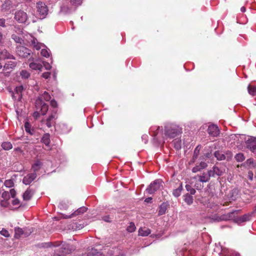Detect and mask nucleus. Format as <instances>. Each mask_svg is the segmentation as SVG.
<instances>
[{
  "mask_svg": "<svg viewBox=\"0 0 256 256\" xmlns=\"http://www.w3.org/2000/svg\"><path fill=\"white\" fill-rule=\"evenodd\" d=\"M12 2L10 0H6L2 5V9L4 11H7L12 8Z\"/></svg>",
  "mask_w": 256,
  "mask_h": 256,
  "instance_id": "nucleus-22",
  "label": "nucleus"
},
{
  "mask_svg": "<svg viewBox=\"0 0 256 256\" xmlns=\"http://www.w3.org/2000/svg\"><path fill=\"white\" fill-rule=\"evenodd\" d=\"M6 53H7L6 52ZM6 58H8V59H15L14 57V56L8 53L6 54Z\"/></svg>",
  "mask_w": 256,
  "mask_h": 256,
  "instance_id": "nucleus-61",
  "label": "nucleus"
},
{
  "mask_svg": "<svg viewBox=\"0 0 256 256\" xmlns=\"http://www.w3.org/2000/svg\"><path fill=\"white\" fill-rule=\"evenodd\" d=\"M136 227L134 222H130V225L127 228V230L130 232H132L135 231Z\"/></svg>",
  "mask_w": 256,
  "mask_h": 256,
  "instance_id": "nucleus-39",
  "label": "nucleus"
},
{
  "mask_svg": "<svg viewBox=\"0 0 256 256\" xmlns=\"http://www.w3.org/2000/svg\"><path fill=\"white\" fill-rule=\"evenodd\" d=\"M34 192L32 189L28 188L22 195L23 199L24 200H29L32 198Z\"/></svg>",
  "mask_w": 256,
  "mask_h": 256,
  "instance_id": "nucleus-17",
  "label": "nucleus"
},
{
  "mask_svg": "<svg viewBox=\"0 0 256 256\" xmlns=\"http://www.w3.org/2000/svg\"><path fill=\"white\" fill-rule=\"evenodd\" d=\"M16 64L17 63L16 62L8 61L5 64L4 66V68L6 70L13 69L16 67Z\"/></svg>",
  "mask_w": 256,
  "mask_h": 256,
  "instance_id": "nucleus-25",
  "label": "nucleus"
},
{
  "mask_svg": "<svg viewBox=\"0 0 256 256\" xmlns=\"http://www.w3.org/2000/svg\"><path fill=\"white\" fill-rule=\"evenodd\" d=\"M167 209V205L166 203H162L159 207L158 214L163 215L166 213Z\"/></svg>",
  "mask_w": 256,
  "mask_h": 256,
  "instance_id": "nucleus-30",
  "label": "nucleus"
},
{
  "mask_svg": "<svg viewBox=\"0 0 256 256\" xmlns=\"http://www.w3.org/2000/svg\"><path fill=\"white\" fill-rule=\"evenodd\" d=\"M234 158L238 162H242L244 161L245 159L244 155L242 153L237 154L235 156Z\"/></svg>",
  "mask_w": 256,
  "mask_h": 256,
  "instance_id": "nucleus-36",
  "label": "nucleus"
},
{
  "mask_svg": "<svg viewBox=\"0 0 256 256\" xmlns=\"http://www.w3.org/2000/svg\"><path fill=\"white\" fill-rule=\"evenodd\" d=\"M24 230L20 228H15L14 237L16 238H19L21 236H24Z\"/></svg>",
  "mask_w": 256,
  "mask_h": 256,
  "instance_id": "nucleus-27",
  "label": "nucleus"
},
{
  "mask_svg": "<svg viewBox=\"0 0 256 256\" xmlns=\"http://www.w3.org/2000/svg\"><path fill=\"white\" fill-rule=\"evenodd\" d=\"M212 150H210V151L208 152H207L204 153V156L205 158H210L212 156Z\"/></svg>",
  "mask_w": 256,
  "mask_h": 256,
  "instance_id": "nucleus-49",
  "label": "nucleus"
},
{
  "mask_svg": "<svg viewBox=\"0 0 256 256\" xmlns=\"http://www.w3.org/2000/svg\"><path fill=\"white\" fill-rule=\"evenodd\" d=\"M64 218H74V216H72V214L70 215H65L64 216Z\"/></svg>",
  "mask_w": 256,
  "mask_h": 256,
  "instance_id": "nucleus-64",
  "label": "nucleus"
},
{
  "mask_svg": "<svg viewBox=\"0 0 256 256\" xmlns=\"http://www.w3.org/2000/svg\"><path fill=\"white\" fill-rule=\"evenodd\" d=\"M43 64H44V66L45 68L47 70H50L52 68V66H50V65L49 64L48 62H44L43 63Z\"/></svg>",
  "mask_w": 256,
  "mask_h": 256,
  "instance_id": "nucleus-55",
  "label": "nucleus"
},
{
  "mask_svg": "<svg viewBox=\"0 0 256 256\" xmlns=\"http://www.w3.org/2000/svg\"><path fill=\"white\" fill-rule=\"evenodd\" d=\"M12 38L16 42L19 44H22L23 40L20 36H18L16 34H12Z\"/></svg>",
  "mask_w": 256,
  "mask_h": 256,
  "instance_id": "nucleus-40",
  "label": "nucleus"
},
{
  "mask_svg": "<svg viewBox=\"0 0 256 256\" xmlns=\"http://www.w3.org/2000/svg\"><path fill=\"white\" fill-rule=\"evenodd\" d=\"M36 176L35 172L29 174L24 178L22 182L26 185L29 184L36 178Z\"/></svg>",
  "mask_w": 256,
  "mask_h": 256,
  "instance_id": "nucleus-12",
  "label": "nucleus"
},
{
  "mask_svg": "<svg viewBox=\"0 0 256 256\" xmlns=\"http://www.w3.org/2000/svg\"><path fill=\"white\" fill-rule=\"evenodd\" d=\"M45 246L56 248L51 256H64L71 253L76 248L74 246L61 241L46 242L45 244Z\"/></svg>",
  "mask_w": 256,
  "mask_h": 256,
  "instance_id": "nucleus-1",
  "label": "nucleus"
},
{
  "mask_svg": "<svg viewBox=\"0 0 256 256\" xmlns=\"http://www.w3.org/2000/svg\"><path fill=\"white\" fill-rule=\"evenodd\" d=\"M41 54L46 57V58H48L50 56V52H48V51L46 49V48H42L41 50Z\"/></svg>",
  "mask_w": 256,
  "mask_h": 256,
  "instance_id": "nucleus-43",
  "label": "nucleus"
},
{
  "mask_svg": "<svg viewBox=\"0 0 256 256\" xmlns=\"http://www.w3.org/2000/svg\"><path fill=\"white\" fill-rule=\"evenodd\" d=\"M182 130L174 124H167L165 126V135L170 138H174L181 134Z\"/></svg>",
  "mask_w": 256,
  "mask_h": 256,
  "instance_id": "nucleus-2",
  "label": "nucleus"
},
{
  "mask_svg": "<svg viewBox=\"0 0 256 256\" xmlns=\"http://www.w3.org/2000/svg\"><path fill=\"white\" fill-rule=\"evenodd\" d=\"M41 142L46 146H49L50 143V134L48 133L44 134L42 138Z\"/></svg>",
  "mask_w": 256,
  "mask_h": 256,
  "instance_id": "nucleus-23",
  "label": "nucleus"
},
{
  "mask_svg": "<svg viewBox=\"0 0 256 256\" xmlns=\"http://www.w3.org/2000/svg\"><path fill=\"white\" fill-rule=\"evenodd\" d=\"M24 128H25V130L26 132H30V130L31 129V128H30V124L29 122H26L24 124Z\"/></svg>",
  "mask_w": 256,
  "mask_h": 256,
  "instance_id": "nucleus-48",
  "label": "nucleus"
},
{
  "mask_svg": "<svg viewBox=\"0 0 256 256\" xmlns=\"http://www.w3.org/2000/svg\"><path fill=\"white\" fill-rule=\"evenodd\" d=\"M42 166V162L40 160H37L35 161L34 163L32 166V169L36 173V172L38 171Z\"/></svg>",
  "mask_w": 256,
  "mask_h": 256,
  "instance_id": "nucleus-19",
  "label": "nucleus"
},
{
  "mask_svg": "<svg viewBox=\"0 0 256 256\" xmlns=\"http://www.w3.org/2000/svg\"><path fill=\"white\" fill-rule=\"evenodd\" d=\"M4 185L8 188H11L14 185V182L12 180H6L4 182Z\"/></svg>",
  "mask_w": 256,
  "mask_h": 256,
  "instance_id": "nucleus-44",
  "label": "nucleus"
},
{
  "mask_svg": "<svg viewBox=\"0 0 256 256\" xmlns=\"http://www.w3.org/2000/svg\"><path fill=\"white\" fill-rule=\"evenodd\" d=\"M20 75L22 78L27 79L30 76V73L26 70H22L20 72Z\"/></svg>",
  "mask_w": 256,
  "mask_h": 256,
  "instance_id": "nucleus-37",
  "label": "nucleus"
},
{
  "mask_svg": "<svg viewBox=\"0 0 256 256\" xmlns=\"http://www.w3.org/2000/svg\"><path fill=\"white\" fill-rule=\"evenodd\" d=\"M252 214H245L242 216L238 217L236 218V222L237 223H242L245 222L249 221L250 220Z\"/></svg>",
  "mask_w": 256,
  "mask_h": 256,
  "instance_id": "nucleus-16",
  "label": "nucleus"
},
{
  "mask_svg": "<svg viewBox=\"0 0 256 256\" xmlns=\"http://www.w3.org/2000/svg\"><path fill=\"white\" fill-rule=\"evenodd\" d=\"M182 190V184H181L180 186L176 189L174 190L172 192L173 195L175 197H178L181 194Z\"/></svg>",
  "mask_w": 256,
  "mask_h": 256,
  "instance_id": "nucleus-33",
  "label": "nucleus"
},
{
  "mask_svg": "<svg viewBox=\"0 0 256 256\" xmlns=\"http://www.w3.org/2000/svg\"><path fill=\"white\" fill-rule=\"evenodd\" d=\"M208 166L207 162L202 161L198 164L196 165L192 168V172L194 173H196L198 172H200L202 170L205 169Z\"/></svg>",
  "mask_w": 256,
  "mask_h": 256,
  "instance_id": "nucleus-14",
  "label": "nucleus"
},
{
  "mask_svg": "<svg viewBox=\"0 0 256 256\" xmlns=\"http://www.w3.org/2000/svg\"><path fill=\"white\" fill-rule=\"evenodd\" d=\"M16 54L22 58H28L31 54V50L24 46H19L16 48Z\"/></svg>",
  "mask_w": 256,
  "mask_h": 256,
  "instance_id": "nucleus-5",
  "label": "nucleus"
},
{
  "mask_svg": "<svg viewBox=\"0 0 256 256\" xmlns=\"http://www.w3.org/2000/svg\"><path fill=\"white\" fill-rule=\"evenodd\" d=\"M50 74L49 72H46L42 74V76L45 79H48V78H50Z\"/></svg>",
  "mask_w": 256,
  "mask_h": 256,
  "instance_id": "nucleus-57",
  "label": "nucleus"
},
{
  "mask_svg": "<svg viewBox=\"0 0 256 256\" xmlns=\"http://www.w3.org/2000/svg\"><path fill=\"white\" fill-rule=\"evenodd\" d=\"M30 68L32 70H42V66L38 63L32 62L29 64Z\"/></svg>",
  "mask_w": 256,
  "mask_h": 256,
  "instance_id": "nucleus-26",
  "label": "nucleus"
},
{
  "mask_svg": "<svg viewBox=\"0 0 256 256\" xmlns=\"http://www.w3.org/2000/svg\"><path fill=\"white\" fill-rule=\"evenodd\" d=\"M2 197L4 200H8L10 198V193L7 192H4L2 194Z\"/></svg>",
  "mask_w": 256,
  "mask_h": 256,
  "instance_id": "nucleus-47",
  "label": "nucleus"
},
{
  "mask_svg": "<svg viewBox=\"0 0 256 256\" xmlns=\"http://www.w3.org/2000/svg\"><path fill=\"white\" fill-rule=\"evenodd\" d=\"M72 10V8L69 7L67 4H64L60 8V12L64 14L70 12Z\"/></svg>",
  "mask_w": 256,
  "mask_h": 256,
  "instance_id": "nucleus-28",
  "label": "nucleus"
},
{
  "mask_svg": "<svg viewBox=\"0 0 256 256\" xmlns=\"http://www.w3.org/2000/svg\"><path fill=\"white\" fill-rule=\"evenodd\" d=\"M184 200L188 205H190L193 202V198L190 194H187L184 196Z\"/></svg>",
  "mask_w": 256,
  "mask_h": 256,
  "instance_id": "nucleus-31",
  "label": "nucleus"
},
{
  "mask_svg": "<svg viewBox=\"0 0 256 256\" xmlns=\"http://www.w3.org/2000/svg\"><path fill=\"white\" fill-rule=\"evenodd\" d=\"M35 105L37 110L40 109L42 115H45L46 114L48 109V106L44 102H41L40 99H36Z\"/></svg>",
  "mask_w": 256,
  "mask_h": 256,
  "instance_id": "nucleus-8",
  "label": "nucleus"
},
{
  "mask_svg": "<svg viewBox=\"0 0 256 256\" xmlns=\"http://www.w3.org/2000/svg\"><path fill=\"white\" fill-rule=\"evenodd\" d=\"M50 98L51 96L49 94L46 92H44V93L40 96H39L37 99H40L41 102H44V100L46 101H49Z\"/></svg>",
  "mask_w": 256,
  "mask_h": 256,
  "instance_id": "nucleus-29",
  "label": "nucleus"
},
{
  "mask_svg": "<svg viewBox=\"0 0 256 256\" xmlns=\"http://www.w3.org/2000/svg\"><path fill=\"white\" fill-rule=\"evenodd\" d=\"M38 42V40L36 38H33L31 40V44L34 48V46H36Z\"/></svg>",
  "mask_w": 256,
  "mask_h": 256,
  "instance_id": "nucleus-53",
  "label": "nucleus"
},
{
  "mask_svg": "<svg viewBox=\"0 0 256 256\" xmlns=\"http://www.w3.org/2000/svg\"><path fill=\"white\" fill-rule=\"evenodd\" d=\"M253 176H254L253 172L252 171H250V170L248 171V178L250 180H253Z\"/></svg>",
  "mask_w": 256,
  "mask_h": 256,
  "instance_id": "nucleus-56",
  "label": "nucleus"
},
{
  "mask_svg": "<svg viewBox=\"0 0 256 256\" xmlns=\"http://www.w3.org/2000/svg\"><path fill=\"white\" fill-rule=\"evenodd\" d=\"M14 19L19 23H24L28 18V16L26 12L22 10H18L14 14Z\"/></svg>",
  "mask_w": 256,
  "mask_h": 256,
  "instance_id": "nucleus-7",
  "label": "nucleus"
},
{
  "mask_svg": "<svg viewBox=\"0 0 256 256\" xmlns=\"http://www.w3.org/2000/svg\"><path fill=\"white\" fill-rule=\"evenodd\" d=\"M210 177L214 178L216 176H220L225 173V168L224 167H218L214 166L212 169L208 170Z\"/></svg>",
  "mask_w": 256,
  "mask_h": 256,
  "instance_id": "nucleus-6",
  "label": "nucleus"
},
{
  "mask_svg": "<svg viewBox=\"0 0 256 256\" xmlns=\"http://www.w3.org/2000/svg\"><path fill=\"white\" fill-rule=\"evenodd\" d=\"M181 140L179 139H175L172 141L174 146L176 150H180L181 148Z\"/></svg>",
  "mask_w": 256,
  "mask_h": 256,
  "instance_id": "nucleus-32",
  "label": "nucleus"
},
{
  "mask_svg": "<svg viewBox=\"0 0 256 256\" xmlns=\"http://www.w3.org/2000/svg\"><path fill=\"white\" fill-rule=\"evenodd\" d=\"M242 165L248 168H252L255 167V164L254 162V160L252 158H249Z\"/></svg>",
  "mask_w": 256,
  "mask_h": 256,
  "instance_id": "nucleus-24",
  "label": "nucleus"
},
{
  "mask_svg": "<svg viewBox=\"0 0 256 256\" xmlns=\"http://www.w3.org/2000/svg\"><path fill=\"white\" fill-rule=\"evenodd\" d=\"M201 149V146L198 145V146L194 149V154L192 156V160H191V162H194L198 158V155L200 154V152Z\"/></svg>",
  "mask_w": 256,
  "mask_h": 256,
  "instance_id": "nucleus-20",
  "label": "nucleus"
},
{
  "mask_svg": "<svg viewBox=\"0 0 256 256\" xmlns=\"http://www.w3.org/2000/svg\"><path fill=\"white\" fill-rule=\"evenodd\" d=\"M0 26L6 28V20L4 18H0Z\"/></svg>",
  "mask_w": 256,
  "mask_h": 256,
  "instance_id": "nucleus-50",
  "label": "nucleus"
},
{
  "mask_svg": "<svg viewBox=\"0 0 256 256\" xmlns=\"http://www.w3.org/2000/svg\"><path fill=\"white\" fill-rule=\"evenodd\" d=\"M12 198H14L16 194V192L14 189H11L10 192Z\"/></svg>",
  "mask_w": 256,
  "mask_h": 256,
  "instance_id": "nucleus-60",
  "label": "nucleus"
},
{
  "mask_svg": "<svg viewBox=\"0 0 256 256\" xmlns=\"http://www.w3.org/2000/svg\"><path fill=\"white\" fill-rule=\"evenodd\" d=\"M102 220L106 222H110L111 218H110L109 216H106L102 218Z\"/></svg>",
  "mask_w": 256,
  "mask_h": 256,
  "instance_id": "nucleus-58",
  "label": "nucleus"
},
{
  "mask_svg": "<svg viewBox=\"0 0 256 256\" xmlns=\"http://www.w3.org/2000/svg\"><path fill=\"white\" fill-rule=\"evenodd\" d=\"M87 210V208L85 206H82L78 208L77 210H75L73 213H72V216H74V217H75L81 215L85 212Z\"/></svg>",
  "mask_w": 256,
  "mask_h": 256,
  "instance_id": "nucleus-21",
  "label": "nucleus"
},
{
  "mask_svg": "<svg viewBox=\"0 0 256 256\" xmlns=\"http://www.w3.org/2000/svg\"><path fill=\"white\" fill-rule=\"evenodd\" d=\"M186 188L187 191L189 192L190 194H194L196 193V190L194 188H193L190 185L186 184Z\"/></svg>",
  "mask_w": 256,
  "mask_h": 256,
  "instance_id": "nucleus-42",
  "label": "nucleus"
},
{
  "mask_svg": "<svg viewBox=\"0 0 256 256\" xmlns=\"http://www.w3.org/2000/svg\"><path fill=\"white\" fill-rule=\"evenodd\" d=\"M230 256H240V254L236 252H232L230 254Z\"/></svg>",
  "mask_w": 256,
  "mask_h": 256,
  "instance_id": "nucleus-63",
  "label": "nucleus"
},
{
  "mask_svg": "<svg viewBox=\"0 0 256 256\" xmlns=\"http://www.w3.org/2000/svg\"><path fill=\"white\" fill-rule=\"evenodd\" d=\"M24 238L28 236L32 232L31 229H28L27 228H24Z\"/></svg>",
  "mask_w": 256,
  "mask_h": 256,
  "instance_id": "nucleus-46",
  "label": "nucleus"
},
{
  "mask_svg": "<svg viewBox=\"0 0 256 256\" xmlns=\"http://www.w3.org/2000/svg\"><path fill=\"white\" fill-rule=\"evenodd\" d=\"M19 203H20V200L18 199H15L12 201V204L14 206L18 205L19 204Z\"/></svg>",
  "mask_w": 256,
  "mask_h": 256,
  "instance_id": "nucleus-62",
  "label": "nucleus"
},
{
  "mask_svg": "<svg viewBox=\"0 0 256 256\" xmlns=\"http://www.w3.org/2000/svg\"><path fill=\"white\" fill-rule=\"evenodd\" d=\"M162 180L160 179L156 180L152 182L146 188V191L148 194H153L162 186Z\"/></svg>",
  "mask_w": 256,
  "mask_h": 256,
  "instance_id": "nucleus-4",
  "label": "nucleus"
},
{
  "mask_svg": "<svg viewBox=\"0 0 256 256\" xmlns=\"http://www.w3.org/2000/svg\"><path fill=\"white\" fill-rule=\"evenodd\" d=\"M71 4L77 6L82 4V0H70Z\"/></svg>",
  "mask_w": 256,
  "mask_h": 256,
  "instance_id": "nucleus-41",
  "label": "nucleus"
},
{
  "mask_svg": "<svg viewBox=\"0 0 256 256\" xmlns=\"http://www.w3.org/2000/svg\"><path fill=\"white\" fill-rule=\"evenodd\" d=\"M248 93L252 96H256V86L249 85L248 88Z\"/></svg>",
  "mask_w": 256,
  "mask_h": 256,
  "instance_id": "nucleus-35",
  "label": "nucleus"
},
{
  "mask_svg": "<svg viewBox=\"0 0 256 256\" xmlns=\"http://www.w3.org/2000/svg\"><path fill=\"white\" fill-rule=\"evenodd\" d=\"M48 8L46 4L42 2L36 4V16L39 19L42 20L48 14Z\"/></svg>",
  "mask_w": 256,
  "mask_h": 256,
  "instance_id": "nucleus-3",
  "label": "nucleus"
},
{
  "mask_svg": "<svg viewBox=\"0 0 256 256\" xmlns=\"http://www.w3.org/2000/svg\"><path fill=\"white\" fill-rule=\"evenodd\" d=\"M246 147L252 152L256 154V138L251 137L246 141Z\"/></svg>",
  "mask_w": 256,
  "mask_h": 256,
  "instance_id": "nucleus-10",
  "label": "nucleus"
},
{
  "mask_svg": "<svg viewBox=\"0 0 256 256\" xmlns=\"http://www.w3.org/2000/svg\"><path fill=\"white\" fill-rule=\"evenodd\" d=\"M208 132L210 135L213 136H216L219 134L218 127L214 124L210 126L208 128Z\"/></svg>",
  "mask_w": 256,
  "mask_h": 256,
  "instance_id": "nucleus-15",
  "label": "nucleus"
},
{
  "mask_svg": "<svg viewBox=\"0 0 256 256\" xmlns=\"http://www.w3.org/2000/svg\"><path fill=\"white\" fill-rule=\"evenodd\" d=\"M57 118L56 111L54 110L48 118L46 120V124L48 128L52 127L55 124V120Z\"/></svg>",
  "mask_w": 256,
  "mask_h": 256,
  "instance_id": "nucleus-11",
  "label": "nucleus"
},
{
  "mask_svg": "<svg viewBox=\"0 0 256 256\" xmlns=\"http://www.w3.org/2000/svg\"><path fill=\"white\" fill-rule=\"evenodd\" d=\"M2 146L4 150H8L12 148V144L9 142H5L2 143Z\"/></svg>",
  "mask_w": 256,
  "mask_h": 256,
  "instance_id": "nucleus-34",
  "label": "nucleus"
},
{
  "mask_svg": "<svg viewBox=\"0 0 256 256\" xmlns=\"http://www.w3.org/2000/svg\"><path fill=\"white\" fill-rule=\"evenodd\" d=\"M42 44L38 42L36 46H34V48H36V50H39L42 48Z\"/></svg>",
  "mask_w": 256,
  "mask_h": 256,
  "instance_id": "nucleus-54",
  "label": "nucleus"
},
{
  "mask_svg": "<svg viewBox=\"0 0 256 256\" xmlns=\"http://www.w3.org/2000/svg\"><path fill=\"white\" fill-rule=\"evenodd\" d=\"M214 156L218 160H229L232 157V154L230 152H227L226 154H224L220 151L217 150L214 152Z\"/></svg>",
  "mask_w": 256,
  "mask_h": 256,
  "instance_id": "nucleus-9",
  "label": "nucleus"
},
{
  "mask_svg": "<svg viewBox=\"0 0 256 256\" xmlns=\"http://www.w3.org/2000/svg\"><path fill=\"white\" fill-rule=\"evenodd\" d=\"M8 200H4L1 201L0 204L2 206L4 207H7L8 205Z\"/></svg>",
  "mask_w": 256,
  "mask_h": 256,
  "instance_id": "nucleus-51",
  "label": "nucleus"
},
{
  "mask_svg": "<svg viewBox=\"0 0 256 256\" xmlns=\"http://www.w3.org/2000/svg\"><path fill=\"white\" fill-rule=\"evenodd\" d=\"M22 90V86H18L16 88V92L18 94H20Z\"/></svg>",
  "mask_w": 256,
  "mask_h": 256,
  "instance_id": "nucleus-52",
  "label": "nucleus"
},
{
  "mask_svg": "<svg viewBox=\"0 0 256 256\" xmlns=\"http://www.w3.org/2000/svg\"><path fill=\"white\" fill-rule=\"evenodd\" d=\"M150 232V230L146 227L140 228L138 230V235L142 236H148Z\"/></svg>",
  "mask_w": 256,
  "mask_h": 256,
  "instance_id": "nucleus-18",
  "label": "nucleus"
},
{
  "mask_svg": "<svg viewBox=\"0 0 256 256\" xmlns=\"http://www.w3.org/2000/svg\"><path fill=\"white\" fill-rule=\"evenodd\" d=\"M160 129V126H152L150 128V132H153V136H156V135L158 134V130Z\"/></svg>",
  "mask_w": 256,
  "mask_h": 256,
  "instance_id": "nucleus-38",
  "label": "nucleus"
},
{
  "mask_svg": "<svg viewBox=\"0 0 256 256\" xmlns=\"http://www.w3.org/2000/svg\"><path fill=\"white\" fill-rule=\"evenodd\" d=\"M197 178H198V181L202 182H208L210 177L208 171L207 172H204L202 175H198L194 177V178L196 179Z\"/></svg>",
  "mask_w": 256,
  "mask_h": 256,
  "instance_id": "nucleus-13",
  "label": "nucleus"
},
{
  "mask_svg": "<svg viewBox=\"0 0 256 256\" xmlns=\"http://www.w3.org/2000/svg\"><path fill=\"white\" fill-rule=\"evenodd\" d=\"M50 105L52 106L53 108H56L57 106V102H56L53 100H52L51 102H50Z\"/></svg>",
  "mask_w": 256,
  "mask_h": 256,
  "instance_id": "nucleus-59",
  "label": "nucleus"
},
{
  "mask_svg": "<svg viewBox=\"0 0 256 256\" xmlns=\"http://www.w3.org/2000/svg\"><path fill=\"white\" fill-rule=\"evenodd\" d=\"M0 234L2 236H3L6 238H8L10 236V234H9L8 232L4 228L2 229V230L0 232Z\"/></svg>",
  "mask_w": 256,
  "mask_h": 256,
  "instance_id": "nucleus-45",
  "label": "nucleus"
}]
</instances>
